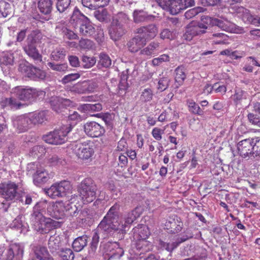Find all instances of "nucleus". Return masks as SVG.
I'll return each instance as SVG.
<instances>
[{
	"instance_id": "nucleus-1",
	"label": "nucleus",
	"mask_w": 260,
	"mask_h": 260,
	"mask_svg": "<svg viewBox=\"0 0 260 260\" xmlns=\"http://www.w3.org/2000/svg\"><path fill=\"white\" fill-rule=\"evenodd\" d=\"M120 209L119 203H115L99 223L98 231L103 235L104 238L112 234L114 232L122 234H125L126 228L136 219V209L127 212L123 218L119 217Z\"/></svg>"
},
{
	"instance_id": "nucleus-2",
	"label": "nucleus",
	"mask_w": 260,
	"mask_h": 260,
	"mask_svg": "<svg viewBox=\"0 0 260 260\" xmlns=\"http://www.w3.org/2000/svg\"><path fill=\"white\" fill-rule=\"evenodd\" d=\"M30 220L35 230L41 234H48L51 230L61 226L60 222L39 213L31 215Z\"/></svg>"
},
{
	"instance_id": "nucleus-3",
	"label": "nucleus",
	"mask_w": 260,
	"mask_h": 260,
	"mask_svg": "<svg viewBox=\"0 0 260 260\" xmlns=\"http://www.w3.org/2000/svg\"><path fill=\"white\" fill-rule=\"evenodd\" d=\"M78 191L82 202L86 204L95 199L97 186L91 178H86L79 184Z\"/></svg>"
},
{
	"instance_id": "nucleus-4",
	"label": "nucleus",
	"mask_w": 260,
	"mask_h": 260,
	"mask_svg": "<svg viewBox=\"0 0 260 260\" xmlns=\"http://www.w3.org/2000/svg\"><path fill=\"white\" fill-rule=\"evenodd\" d=\"M212 21L211 17L209 16L202 17L201 22H191L188 24L184 34V38L186 41H190L196 37L206 32L208 24Z\"/></svg>"
},
{
	"instance_id": "nucleus-5",
	"label": "nucleus",
	"mask_w": 260,
	"mask_h": 260,
	"mask_svg": "<svg viewBox=\"0 0 260 260\" xmlns=\"http://www.w3.org/2000/svg\"><path fill=\"white\" fill-rule=\"evenodd\" d=\"M72 153L82 161L90 160L94 154V145L90 141L72 145Z\"/></svg>"
},
{
	"instance_id": "nucleus-6",
	"label": "nucleus",
	"mask_w": 260,
	"mask_h": 260,
	"mask_svg": "<svg viewBox=\"0 0 260 260\" xmlns=\"http://www.w3.org/2000/svg\"><path fill=\"white\" fill-rule=\"evenodd\" d=\"M71 124L63 125L59 129H55L43 136V140L52 145H61L67 141V135L72 131Z\"/></svg>"
},
{
	"instance_id": "nucleus-7",
	"label": "nucleus",
	"mask_w": 260,
	"mask_h": 260,
	"mask_svg": "<svg viewBox=\"0 0 260 260\" xmlns=\"http://www.w3.org/2000/svg\"><path fill=\"white\" fill-rule=\"evenodd\" d=\"M11 93L18 100L30 103L37 99L42 91L27 86H17L12 89Z\"/></svg>"
},
{
	"instance_id": "nucleus-8",
	"label": "nucleus",
	"mask_w": 260,
	"mask_h": 260,
	"mask_svg": "<svg viewBox=\"0 0 260 260\" xmlns=\"http://www.w3.org/2000/svg\"><path fill=\"white\" fill-rule=\"evenodd\" d=\"M23 254V247L17 243L10 244L8 247H0V260H13L22 257Z\"/></svg>"
},
{
	"instance_id": "nucleus-9",
	"label": "nucleus",
	"mask_w": 260,
	"mask_h": 260,
	"mask_svg": "<svg viewBox=\"0 0 260 260\" xmlns=\"http://www.w3.org/2000/svg\"><path fill=\"white\" fill-rule=\"evenodd\" d=\"M18 185L15 182L8 181L0 183V195L6 201L13 202L18 194Z\"/></svg>"
},
{
	"instance_id": "nucleus-10",
	"label": "nucleus",
	"mask_w": 260,
	"mask_h": 260,
	"mask_svg": "<svg viewBox=\"0 0 260 260\" xmlns=\"http://www.w3.org/2000/svg\"><path fill=\"white\" fill-rule=\"evenodd\" d=\"M71 204L63 203L62 201L49 203L48 207V214L55 219H61L65 214V212L69 211L71 208Z\"/></svg>"
},
{
	"instance_id": "nucleus-11",
	"label": "nucleus",
	"mask_w": 260,
	"mask_h": 260,
	"mask_svg": "<svg viewBox=\"0 0 260 260\" xmlns=\"http://www.w3.org/2000/svg\"><path fill=\"white\" fill-rule=\"evenodd\" d=\"M193 235L191 233L183 232V234L177 235L175 238L171 242H161V245L166 250L169 252H172L175 249L187 240L192 238Z\"/></svg>"
},
{
	"instance_id": "nucleus-12",
	"label": "nucleus",
	"mask_w": 260,
	"mask_h": 260,
	"mask_svg": "<svg viewBox=\"0 0 260 260\" xmlns=\"http://www.w3.org/2000/svg\"><path fill=\"white\" fill-rule=\"evenodd\" d=\"M183 226V223L181 218L175 214L170 216L165 223V229L171 234H175L180 233Z\"/></svg>"
},
{
	"instance_id": "nucleus-13",
	"label": "nucleus",
	"mask_w": 260,
	"mask_h": 260,
	"mask_svg": "<svg viewBox=\"0 0 260 260\" xmlns=\"http://www.w3.org/2000/svg\"><path fill=\"white\" fill-rule=\"evenodd\" d=\"M158 29L154 24L143 26L136 29V33L139 35L143 40L147 41L153 39L157 35Z\"/></svg>"
},
{
	"instance_id": "nucleus-14",
	"label": "nucleus",
	"mask_w": 260,
	"mask_h": 260,
	"mask_svg": "<svg viewBox=\"0 0 260 260\" xmlns=\"http://www.w3.org/2000/svg\"><path fill=\"white\" fill-rule=\"evenodd\" d=\"M84 129L85 134L91 138L101 137L105 133L104 126L93 121L85 123L84 125Z\"/></svg>"
},
{
	"instance_id": "nucleus-15",
	"label": "nucleus",
	"mask_w": 260,
	"mask_h": 260,
	"mask_svg": "<svg viewBox=\"0 0 260 260\" xmlns=\"http://www.w3.org/2000/svg\"><path fill=\"white\" fill-rule=\"evenodd\" d=\"M105 255L108 260L119 259L124 254L123 248H121L117 242L108 243L105 245Z\"/></svg>"
},
{
	"instance_id": "nucleus-16",
	"label": "nucleus",
	"mask_w": 260,
	"mask_h": 260,
	"mask_svg": "<svg viewBox=\"0 0 260 260\" xmlns=\"http://www.w3.org/2000/svg\"><path fill=\"white\" fill-rule=\"evenodd\" d=\"M238 150L240 155L246 157L249 155H253L252 139H246L239 142L238 144Z\"/></svg>"
},
{
	"instance_id": "nucleus-17",
	"label": "nucleus",
	"mask_w": 260,
	"mask_h": 260,
	"mask_svg": "<svg viewBox=\"0 0 260 260\" xmlns=\"http://www.w3.org/2000/svg\"><path fill=\"white\" fill-rule=\"evenodd\" d=\"M146 44V41L143 40L139 35L135 36L131 39L127 43V47L128 50L132 53H136L139 50L141 51L142 48Z\"/></svg>"
},
{
	"instance_id": "nucleus-18",
	"label": "nucleus",
	"mask_w": 260,
	"mask_h": 260,
	"mask_svg": "<svg viewBox=\"0 0 260 260\" xmlns=\"http://www.w3.org/2000/svg\"><path fill=\"white\" fill-rule=\"evenodd\" d=\"M29 120L30 124L36 125L42 124L47 120V113L45 111H42L38 112H35L29 114L27 117L24 119L22 121L24 122Z\"/></svg>"
},
{
	"instance_id": "nucleus-19",
	"label": "nucleus",
	"mask_w": 260,
	"mask_h": 260,
	"mask_svg": "<svg viewBox=\"0 0 260 260\" xmlns=\"http://www.w3.org/2000/svg\"><path fill=\"white\" fill-rule=\"evenodd\" d=\"M232 10L233 13H236L238 17L241 18L245 23L251 24V20H252L253 16L250 13L248 9L235 5L232 7Z\"/></svg>"
},
{
	"instance_id": "nucleus-20",
	"label": "nucleus",
	"mask_w": 260,
	"mask_h": 260,
	"mask_svg": "<svg viewBox=\"0 0 260 260\" xmlns=\"http://www.w3.org/2000/svg\"><path fill=\"white\" fill-rule=\"evenodd\" d=\"M50 178L48 172L44 168H38L33 175V182L37 186L46 183Z\"/></svg>"
},
{
	"instance_id": "nucleus-21",
	"label": "nucleus",
	"mask_w": 260,
	"mask_h": 260,
	"mask_svg": "<svg viewBox=\"0 0 260 260\" xmlns=\"http://www.w3.org/2000/svg\"><path fill=\"white\" fill-rule=\"evenodd\" d=\"M25 53L34 61L41 62L42 55L37 49L36 45L27 44L23 47Z\"/></svg>"
},
{
	"instance_id": "nucleus-22",
	"label": "nucleus",
	"mask_w": 260,
	"mask_h": 260,
	"mask_svg": "<svg viewBox=\"0 0 260 260\" xmlns=\"http://www.w3.org/2000/svg\"><path fill=\"white\" fill-rule=\"evenodd\" d=\"M79 31L81 36L90 37L94 33L95 28L87 18L79 25Z\"/></svg>"
},
{
	"instance_id": "nucleus-23",
	"label": "nucleus",
	"mask_w": 260,
	"mask_h": 260,
	"mask_svg": "<svg viewBox=\"0 0 260 260\" xmlns=\"http://www.w3.org/2000/svg\"><path fill=\"white\" fill-rule=\"evenodd\" d=\"M212 45H225L229 44V37L222 32H215L209 37Z\"/></svg>"
},
{
	"instance_id": "nucleus-24",
	"label": "nucleus",
	"mask_w": 260,
	"mask_h": 260,
	"mask_svg": "<svg viewBox=\"0 0 260 260\" xmlns=\"http://www.w3.org/2000/svg\"><path fill=\"white\" fill-rule=\"evenodd\" d=\"M109 32L111 38L115 41L119 39L125 34V30L122 25L111 23Z\"/></svg>"
},
{
	"instance_id": "nucleus-25",
	"label": "nucleus",
	"mask_w": 260,
	"mask_h": 260,
	"mask_svg": "<svg viewBox=\"0 0 260 260\" xmlns=\"http://www.w3.org/2000/svg\"><path fill=\"white\" fill-rule=\"evenodd\" d=\"M88 18L82 14L78 8L75 7L70 19V23L76 28Z\"/></svg>"
},
{
	"instance_id": "nucleus-26",
	"label": "nucleus",
	"mask_w": 260,
	"mask_h": 260,
	"mask_svg": "<svg viewBox=\"0 0 260 260\" xmlns=\"http://www.w3.org/2000/svg\"><path fill=\"white\" fill-rule=\"evenodd\" d=\"M33 250L36 258L39 260H53L45 247L38 245L33 248Z\"/></svg>"
},
{
	"instance_id": "nucleus-27",
	"label": "nucleus",
	"mask_w": 260,
	"mask_h": 260,
	"mask_svg": "<svg viewBox=\"0 0 260 260\" xmlns=\"http://www.w3.org/2000/svg\"><path fill=\"white\" fill-rule=\"evenodd\" d=\"M179 114L175 111L173 110L171 107L163 111L158 116L157 120L159 122L171 121L179 118Z\"/></svg>"
},
{
	"instance_id": "nucleus-28",
	"label": "nucleus",
	"mask_w": 260,
	"mask_h": 260,
	"mask_svg": "<svg viewBox=\"0 0 260 260\" xmlns=\"http://www.w3.org/2000/svg\"><path fill=\"white\" fill-rule=\"evenodd\" d=\"M133 230L138 239H147L151 234L149 228L144 224H139Z\"/></svg>"
},
{
	"instance_id": "nucleus-29",
	"label": "nucleus",
	"mask_w": 260,
	"mask_h": 260,
	"mask_svg": "<svg viewBox=\"0 0 260 260\" xmlns=\"http://www.w3.org/2000/svg\"><path fill=\"white\" fill-rule=\"evenodd\" d=\"M152 246V243L147 239H138L136 244V249L140 252V254H144L151 251Z\"/></svg>"
},
{
	"instance_id": "nucleus-30",
	"label": "nucleus",
	"mask_w": 260,
	"mask_h": 260,
	"mask_svg": "<svg viewBox=\"0 0 260 260\" xmlns=\"http://www.w3.org/2000/svg\"><path fill=\"white\" fill-rule=\"evenodd\" d=\"M43 38V35L40 30L36 29L33 30L28 35L26 39V43L36 45L41 42V40Z\"/></svg>"
},
{
	"instance_id": "nucleus-31",
	"label": "nucleus",
	"mask_w": 260,
	"mask_h": 260,
	"mask_svg": "<svg viewBox=\"0 0 260 260\" xmlns=\"http://www.w3.org/2000/svg\"><path fill=\"white\" fill-rule=\"evenodd\" d=\"M212 21L209 23L210 25H215L220 28L221 29L226 31H232L233 28V24L230 23L227 20H222L217 18H213L211 17Z\"/></svg>"
},
{
	"instance_id": "nucleus-32",
	"label": "nucleus",
	"mask_w": 260,
	"mask_h": 260,
	"mask_svg": "<svg viewBox=\"0 0 260 260\" xmlns=\"http://www.w3.org/2000/svg\"><path fill=\"white\" fill-rule=\"evenodd\" d=\"M185 70L183 66H179L175 70V81L178 86L182 85L186 78Z\"/></svg>"
},
{
	"instance_id": "nucleus-33",
	"label": "nucleus",
	"mask_w": 260,
	"mask_h": 260,
	"mask_svg": "<svg viewBox=\"0 0 260 260\" xmlns=\"http://www.w3.org/2000/svg\"><path fill=\"white\" fill-rule=\"evenodd\" d=\"M159 47V43L158 42H151L147 46L141 50L140 54L147 56H151L156 52Z\"/></svg>"
},
{
	"instance_id": "nucleus-34",
	"label": "nucleus",
	"mask_w": 260,
	"mask_h": 260,
	"mask_svg": "<svg viewBox=\"0 0 260 260\" xmlns=\"http://www.w3.org/2000/svg\"><path fill=\"white\" fill-rule=\"evenodd\" d=\"M52 0H39L38 7L41 13L45 15L49 14L52 10Z\"/></svg>"
},
{
	"instance_id": "nucleus-35",
	"label": "nucleus",
	"mask_w": 260,
	"mask_h": 260,
	"mask_svg": "<svg viewBox=\"0 0 260 260\" xmlns=\"http://www.w3.org/2000/svg\"><path fill=\"white\" fill-rule=\"evenodd\" d=\"M87 239L86 235H83L75 239L72 243L74 250L77 252L81 251L87 245Z\"/></svg>"
},
{
	"instance_id": "nucleus-36",
	"label": "nucleus",
	"mask_w": 260,
	"mask_h": 260,
	"mask_svg": "<svg viewBox=\"0 0 260 260\" xmlns=\"http://www.w3.org/2000/svg\"><path fill=\"white\" fill-rule=\"evenodd\" d=\"M66 89L68 91H70L76 93H86L85 80L82 82H79L72 85H67Z\"/></svg>"
},
{
	"instance_id": "nucleus-37",
	"label": "nucleus",
	"mask_w": 260,
	"mask_h": 260,
	"mask_svg": "<svg viewBox=\"0 0 260 260\" xmlns=\"http://www.w3.org/2000/svg\"><path fill=\"white\" fill-rule=\"evenodd\" d=\"M71 102V101L69 99L60 98L57 96L53 98L50 102L52 108L56 112H58V109H59L64 106L70 105Z\"/></svg>"
},
{
	"instance_id": "nucleus-38",
	"label": "nucleus",
	"mask_w": 260,
	"mask_h": 260,
	"mask_svg": "<svg viewBox=\"0 0 260 260\" xmlns=\"http://www.w3.org/2000/svg\"><path fill=\"white\" fill-rule=\"evenodd\" d=\"M34 67L27 61H22L19 63L18 70L22 75L29 78Z\"/></svg>"
},
{
	"instance_id": "nucleus-39",
	"label": "nucleus",
	"mask_w": 260,
	"mask_h": 260,
	"mask_svg": "<svg viewBox=\"0 0 260 260\" xmlns=\"http://www.w3.org/2000/svg\"><path fill=\"white\" fill-rule=\"evenodd\" d=\"M58 184L62 197L72 193L73 187L69 181L63 180L58 183Z\"/></svg>"
},
{
	"instance_id": "nucleus-40",
	"label": "nucleus",
	"mask_w": 260,
	"mask_h": 260,
	"mask_svg": "<svg viewBox=\"0 0 260 260\" xmlns=\"http://www.w3.org/2000/svg\"><path fill=\"white\" fill-rule=\"evenodd\" d=\"M85 84L86 93H90L96 91L99 87V82L96 79L85 80Z\"/></svg>"
},
{
	"instance_id": "nucleus-41",
	"label": "nucleus",
	"mask_w": 260,
	"mask_h": 260,
	"mask_svg": "<svg viewBox=\"0 0 260 260\" xmlns=\"http://www.w3.org/2000/svg\"><path fill=\"white\" fill-rule=\"evenodd\" d=\"M182 0H173L171 2V4L169 7L166 9L169 11L170 13L172 15H176L180 12V11L183 10L184 7L182 4H181L180 2Z\"/></svg>"
},
{
	"instance_id": "nucleus-42",
	"label": "nucleus",
	"mask_w": 260,
	"mask_h": 260,
	"mask_svg": "<svg viewBox=\"0 0 260 260\" xmlns=\"http://www.w3.org/2000/svg\"><path fill=\"white\" fill-rule=\"evenodd\" d=\"M247 93L246 91L241 89H236L234 94L232 95V99L235 104L237 105L241 104L242 102L247 99Z\"/></svg>"
},
{
	"instance_id": "nucleus-43",
	"label": "nucleus",
	"mask_w": 260,
	"mask_h": 260,
	"mask_svg": "<svg viewBox=\"0 0 260 260\" xmlns=\"http://www.w3.org/2000/svg\"><path fill=\"white\" fill-rule=\"evenodd\" d=\"M154 93L152 89L150 88H145L141 93L139 99L143 103L151 102L153 98Z\"/></svg>"
},
{
	"instance_id": "nucleus-44",
	"label": "nucleus",
	"mask_w": 260,
	"mask_h": 260,
	"mask_svg": "<svg viewBox=\"0 0 260 260\" xmlns=\"http://www.w3.org/2000/svg\"><path fill=\"white\" fill-rule=\"evenodd\" d=\"M30 79L34 80H44L46 77V72L35 66L32 69Z\"/></svg>"
},
{
	"instance_id": "nucleus-45",
	"label": "nucleus",
	"mask_w": 260,
	"mask_h": 260,
	"mask_svg": "<svg viewBox=\"0 0 260 260\" xmlns=\"http://www.w3.org/2000/svg\"><path fill=\"white\" fill-rule=\"evenodd\" d=\"M11 5L5 1H0V17L5 18L11 13Z\"/></svg>"
},
{
	"instance_id": "nucleus-46",
	"label": "nucleus",
	"mask_w": 260,
	"mask_h": 260,
	"mask_svg": "<svg viewBox=\"0 0 260 260\" xmlns=\"http://www.w3.org/2000/svg\"><path fill=\"white\" fill-rule=\"evenodd\" d=\"M49 206V203L46 201H42L37 203L34 207L33 213L31 215L39 213L40 214H43V213L45 212L46 210L48 211V207Z\"/></svg>"
},
{
	"instance_id": "nucleus-47",
	"label": "nucleus",
	"mask_w": 260,
	"mask_h": 260,
	"mask_svg": "<svg viewBox=\"0 0 260 260\" xmlns=\"http://www.w3.org/2000/svg\"><path fill=\"white\" fill-rule=\"evenodd\" d=\"M47 195L52 199H55L56 198H62L61 193L59 191L58 183H55L52 184L50 188L46 191Z\"/></svg>"
},
{
	"instance_id": "nucleus-48",
	"label": "nucleus",
	"mask_w": 260,
	"mask_h": 260,
	"mask_svg": "<svg viewBox=\"0 0 260 260\" xmlns=\"http://www.w3.org/2000/svg\"><path fill=\"white\" fill-rule=\"evenodd\" d=\"M102 105L101 104L98 103L96 104H85L81 105L78 109L88 111V112H96L100 111L102 110Z\"/></svg>"
},
{
	"instance_id": "nucleus-49",
	"label": "nucleus",
	"mask_w": 260,
	"mask_h": 260,
	"mask_svg": "<svg viewBox=\"0 0 260 260\" xmlns=\"http://www.w3.org/2000/svg\"><path fill=\"white\" fill-rule=\"evenodd\" d=\"M128 20V17L127 15L125 13L121 12L118 13L113 17L112 23L123 25V24L127 23Z\"/></svg>"
},
{
	"instance_id": "nucleus-50",
	"label": "nucleus",
	"mask_w": 260,
	"mask_h": 260,
	"mask_svg": "<svg viewBox=\"0 0 260 260\" xmlns=\"http://www.w3.org/2000/svg\"><path fill=\"white\" fill-rule=\"evenodd\" d=\"M81 62L83 68L89 69L95 64L96 59L94 57L83 55L81 58Z\"/></svg>"
},
{
	"instance_id": "nucleus-51",
	"label": "nucleus",
	"mask_w": 260,
	"mask_h": 260,
	"mask_svg": "<svg viewBox=\"0 0 260 260\" xmlns=\"http://www.w3.org/2000/svg\"><path fill=\"white\" fill-rule=\"evenodd\" d=\"M26 117H27V116L20 117L17 121V128L19 133H22L27 131L29 127L32 125V124H30L29 120H27V122L26 121L25 122L22 121V120Z\"/></svg>"
},
{
	"instance_id": "nucleus-52",
	"label": "nucleus",
	"mask_w": 260,
	"mask_h": 260,
	"mask_svg": "<svg viewBox=\"0 0 260 260\" xmlns=\"http://www.w3.org/2000/svg\"><path fill=\"white\" fill-rule=\"evenodd\" d=\"M206 9L203 7H197L187 10L185 13L184 16L186 19H189L193 18L199 13L203 12Z\"/></svg>"
},
{
	"instance_id": "nucleus-53",
	"label": "nucleus",
	"mask_w": 260,
	"mask_h": 260,
	"mask_svg": "<svg viewBox=\"0 0 260 260\" xmlns=\"http://www.w3.org/2000/svg\"><path fill=\"white\" fill-rule=\"evenodd\" d=\"M187 103L189 111L190 112L200 116L203 115L204 114V111L201 109L200 106L191 100L188 101Z\"/></svg>"
},
{
	"instance_id": "nucleus-54",
	"label": "nucleus",
	"mask_w": 260,
	"mask_h": 260,
	"mask_svg": "<svg viewBox=\"0 0 260 260\" xmlns=\"http://www.w3.org/2000/svg\"><path fill=\"white\" fill-rule=\"evenodd\" d=\"M66 55V51L64 48H58L51 53V58L55 61L64 59Z\"/></svg>"
},
{
	"instance_id": "nucleus-55",
	"label": "nucleus",
	"mask_w": 260,
	"mask_h": 260,
	"mask_svg": "<svg viewBox=\"0 0 260 260\" xmlns=\"http://www.w3.org/2000/svg\"><path fill=\"white\" fill-rule=\"evenodd\" d=\"M30 153L33 157H39L45 154L46 149L43 146L36 145L32 148Z\"/></svg>"
},
{
	"instance_id": "nucleus-56",
	"label": "nucleus",
	"mask_w": 260,
	"mask_h": 260,
	"mask_svg": "<svg viewBox=\"0 0 260 260\" xmlns=\"http://www.w3.org/2000/svg\"><path fill=\"white\" fill-rule=\"evenodd\" d=\"M1 63L2 65H12L14 62V56L11 53H4L1 57Z\"/></svg>"
},
{
	"instance_id": "nucleus-57",
	"label": "nucleus",
	"mask_w": 260,
	"mask_h": 260,
	"mask_svg": "<svg viewBox=\"0 0 260 260\" xmlns=\"http://www.w3.org/2000/svg\"><path fill=\"white\" fill-rule=\"evenodd\" d=\"M71 0H57L56 8L60 13L64 12L71 4Z\"/></svg>"
},
{
	"instance_id": "nucleus-58",
	"label": "nucleus",
	"mask_w": 260,
	"mask_h": 260,
	"mask_svg": "<svg viewBox=\"0 0 260 260\" xmlns=\"http://www.w3.org/2000/svg\"><path fill=\"white\" fill-rule=\"evenodd\" d=\"M99 64L103 67L108 68L111 65V59L107 54L101 53Z\"/></svg>"
},
{
	"instance_id": "nucleus-59",
	"label": "nucleus",
	"mask_w": 260,
	"mask_h": 260,
	"mask_svg": "<svg viewBox=\"0 0 260 260\" xmlns=\"http://www.w3.org/2000/svg\"><path fill=\"white\" fill-rule=\"evenodd\" d=\"M79 46L81 49L90 50L93 48L94 43L90 40L82 39L79 41Z\"/></svg>"
},
{
	"instance_id": "nucleus-60",
	"label": "nucleus",
	"mask_w": 260,
	"mask_h": 260,
	"mask_svg": "<svg viewBox=\"0 0 260 260\" xmlns=\"http://www.w3.org/2000/svg\"><path fill=\"white\" fill-rule=\"evenodd\" d=\"M170 56L168 54H163L156 58H154L152 60V63L154 66H158L164 62L170 61Z\"/></svg>"
},
{
	"instance_id": "nucleus-61",
	"label": "nucleus",
	"mask_w": 260,
	"mask_h": 260,
	"mask_svg": "<svg viewBox=\"0 0 260 260\" xmlns=\"http://www.w3.org/2000/svg\"><path fill=\"white\" fill-rule=\"evenodd\" d=\"M134 20L136 23L144 21L146 18V14L143 11L135 10L133 13Z\"/></svg>"
},
{
	"instance_id": "nucleus-62",
	"label": "nucleus",
	"mask_w": 260,
	"mask_h": 260,
	"mask_svg": "<svg viewBox=\"0 0 260 260\" xmlns=\"http://www.w3.org/2000/svg\"><path fill=\"white\" fill-rule=\"evenodd\" d=\"M60 256L62 260H73L74 258V254L73 251L69 248L62 249L60 251Z\"/></svg>"
},
{
	"instance_id": "nucleus-63",
	"label": "nucleus",
	"mask_w": 260,
	"mask_h": 260,
	"mask_svg": "<svg viewBox=\"0 0 260 260\" xmlns=\"http://www.w3.org/2000/svg\"><path fill=\"white\" fill-rule=\"evenodd\" d=\"M80 76L79 73H71L64 76L61 80V82L62 84H66L78 79Z\"/></svg>"
},
{
	"instance_id": "nucleus-64",
	"label": "nucleus",
	"mask_w": 260,
	"mask_h": 260,
	"mask_svg": "<svg viewBox=\"0 0 260 260\" xmlns=\"http://www.w3.org/2000/svg\"><path fill=\"white\" fill-rule=\"evenodd\" d=\"M253 140V155L260 157V138L255 137Z\"/></svg>"
}]
</instances>
